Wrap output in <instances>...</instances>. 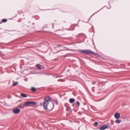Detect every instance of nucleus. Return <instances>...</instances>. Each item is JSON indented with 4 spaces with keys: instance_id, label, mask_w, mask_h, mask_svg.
<instances>
[{
    "instance_id": "obj_1",
    "label": "nucleus",
    "mask_w": 130,
    "mask_h": 130,
    "mask_svg": "<svg viewBox=\"0 0 130 130\" xmlns=\"http://www.w3.org/2000/svg\"><path fill=\"white\" fill-rule=\"evenodd\" d=\"M79 51L80 52L82 53L83 54H86L87 55L92 54L96 57H99L100 56L99 54L98 53H95L94 52H92V51L88 50H80Z\"/></svg>"
},
{
    "instance_id": "obj_2",
    "label": "nucleus",
    "mask_w": 130,
    "mask_h": 130,
    "mask_svg": "<svg viewBox=\"0 0 130 130\" xmlns=\"http://www.w3.org/2000/svg\"><path fill=\"white\" fill-rule=\"evenodd\" d=\"M51 99V97L49 96H47L44 99L45 101L43 102V106L45 109L46 110H48L47 106L49 104V101Z\"/></svg>"
},
{
    "instance_id": "obj_3",
    "label": "nucleus",
    "mask_w": 130,
    "mask_h": 130,
    "mask_svg": "<svg viewBox=\"0 0 130 130\" xmlns=\"http://www.w3.org/2000/svg\"><path fill=\"white\" fill-rule=\"evenodd\" d=\"M36 102L32 101H27L25 103V106L28 107L31 106L32 105H36Z\"/></svg>"
},
{
    "instance_id": "obj_4",
    "label": "nucleus",
    "mask_w": 130,
    "mask_h": 130,
    "mask_svg": "<svg viewBox=\"0 0 130 130\" xmlns=\"http://www.w3.org/2000/svg\"><path fill=\"white\" fill-rule=\"evenodd\" d=\"M61 46L60 45H58V47H57V49H56V48H53L52 50V51H53V52L54 53H57V52L60 51L58 50V51H57V50H58V47Z\"/></svg>"
},
{
    "instance_id": "obj_5",
    "label": "nucleus",
    "mask_w": 130,
    "mask_h": 130,
    "mask_svg": "<svg viewBox=\"0 0 130 130\" xmlns=\"http://www.w3.org/2000/svg\"><path fill=\"white\" fill-rule=\"evenodd\" d=\"M20 109L19 108L15 109L13 111V112L14 114H18L20 112Z\"/></svg>"
},
{
    "instance_id": "obj_6",
    "label": "nucleus",
    "mask_w": 130,
    "mask_h": 130,
    "mask_svg": "<svg viewBox=\"0 0 130 130\" xmlns=\"http://www.w3.org/2000/svg\"><path fill=\"white\" fill-rule=\"evenodd\" d=\"M108 127V125H104L99 128V129L101 130H104L107 128Z\"/></svg>"
},
{
    "instance_id": "obj_7",
    "label": "nucleus",
    "mask_w": 130,
    "mask_h": 130,
    "mask_svg": "<svg viewBox=\"0 0 130 130\" xmlns=\"http://www.w3.org/2000/svg\"><path fill=\"white\" fill-rule=\"evenodd\" d=\"M120 114L117 112H116L115 113V118L117 119H118L120 118Z\"/></svg>"
},
{
    "instance_id": "obj_8",
    "label": "nucleus",
    "mask_w": 130,
    "mask_h": 130,
    "mask_svg": "<svg viewBox=\"0 0 130 130\" xmlns=\"http://www.w3.org/2000/svg\"><path fill=\"white\" fill-rule=\"evenodd\" d=\"M38 68L40 70L43 69V66L40 64H38L36 65Z\"/></svg>"
},
{
    "instance_id": "obj_9",
    "label": "nucleus",
    "mask_w": 130,
    "mask_h": 130,
    "mask_svg": "<svg viewBox=\"0 0 130 130\" xmlns=\"http://www.w3.org/2000/svg\"><path fill=\"white\" fill-rule=\"evenodd\" d=\"M75 99L73 98H71L70 99L69 101L71 103H72L75 102Z\"/></svg>"
},
{
    "instance_id": "obj_10",
    "label": "nucleus",
    "mask_w": 130,
    "mask_h": 130,
    "mask_svg": "<svg viewBox=\"0 0 130 130\" xmlns=\"http://www.w3.org/2000/svg\"><path fill=\"white\" fill-rule=\"evenodd\" d=\"M53 102L56 105H57L58 104V101L57 100L54 99L53 100Z\"/></svg>"
},
{
    "instance_id": "obj_11",
    "label": "nucleus",
    "mask_w": 130,
    "mask_h": 130,
    "mask_svg": "<svg viewBox=\"0 0 130 130\" xmlns=\"http://www.w3.org/2000/svg\"><path fill=\"white\" fill-rule=\"evenodd\" d=\"M121 122V121L120 120L117 119L115 121V122L117 124L120 123Z\"/></svg>"
},
{
    "instance_id": "obj_12",
    "label": "nucleus",
    "mask_w": 130,
    "mask_h": 130,
    "mask_svg": "<svg viewBox=\"0 0 130 130\" xmlns=\"http://www.w3.org/2000/svg\"><path fill=\"white\" fill-rule=\"evenodd\" d=\"M31 89L33 91H36V88L34 87H31Z\"/></svg>"
},
{
    "instance_id": "obj_13",
    "label": "nucleus",
    "mask_w": 130,
    "mask_h": 130,
    "mask_svg": "<svg viewBox=\"0 0 130 130\" xmlns=\"http://www.w3.org/2000/svg\"><path fill=\"white\" fill-rule=\"evenodd\" d=\"M7 21V20L6 19H3L2 20V22L3 23H5Z\"/></svg>"
},
{
    "instance_id": "obj_14",
    "label": "nucleus",
    "mask_w": 130,
    "mask_h": 130,
    "mask_svg": "<svg viewBox=\"0 0 130 130\" xmlns=\"http://www.w3.org/2000/svg\"><path fill=\"white\" fill-rule=\"evenodd\" d=\"M18 84V82H14L13 84V86H14L17 85Z\"/></svg>"
},
{
    "instance_id": "obj_15",
    "label": "nucleus",
    "mask_w": 130,
    "mask_h": 130,
    "mask_svg": "<svg viewBox=\"0 0 130 130\" xmlns=\"http://www.w3.org/2000/svg\"><path fill=\"white\" fill-rule=\"evenodd\" d=\"M98 124V122L97 121H96V122H95L94 123V125L95 126H96Z\"/></svg>"
},
{
    "instance_id": "obj_16",
    "label": "nucleus",
    "mask_w": 130,
    "mask_h": 130,
    "mask_svg": "<svg viewBox=\"0 0 130 130\" xmlns=\"http://www.w3.org/2000/svg\"><path fill=\"white\" fill-rule=\"evenodd\" d=\"M68 111H70V110H71V112H72V110H71V109L70 107H68Z\"/></svg>"
},
{
    "instance_id": "obj_17",
    "label": "nucleus",
    "mask_w": 130,
    "mask_h": 130,
    "mask_svg": "<svg viewBox=\"0 0 130 130\" xmlns=\"http://www.w3.org/2000/svg\"><path fill=\"white\" fill-rule=\"evenodd\" d=\"M24 107V105H20V108H23Z\"/></svg>"
},
{
    "instance_id": "obj_18",
    "label": "nucleus",
    "mask_w": 130,
    "mask_h": 130,
    "mask_svg": "<svg viewBox=\"0 0 130 130\" xmlns=\"http://www.w3.org/2000/svg\"><path fill=\"white\" fill-rule=\"evenodd\" d=\"M76 104L78 106V107L80 105V103L79 101H77L76 103Z\"/></svg>"
},
{
    "instance_id": "obj_19",
    "label": "nucleus",
    "mask_w": 130,
    "mask_h": 130,
    "mask_svg": "<svg viewBox=\"0 0 130 130\" xmlns=\"http://www.w3.org/2000/svg\"><path fill=\"white\" fill-rule=\"evenodd\" d=\"M21 96L23 97H24V94H21Z\"/></svg>"
},
{
    "instance_id": "obj_20",
    "label": "nucleus",
    "mask_w": 130,
    "mask_h": 130,
    "mask_svg": "<svg viewBox=\"0 0 130 130\" xmlns=\"http://www.w3.org/2000/svg\"><path fill=\"white\" fill-rule=\"evenodd\" d=\"M65 48L64 47V46L63 47V49L61 50V51H64L65 50Z\"/></svg>"
},
{
    "instance_id": "obj_21",
    "label": "nucleus",
    "mask_w": 130,
    "mask_h": 130,
    "mask_svg": "<svg viewBox=\"0 0 130 130\" xmlns=\"http://www.w3.org/2000/svg\"><path fill=\"white\" fill-rule=\"evenodd\" d=\"M66 49H67L66 50H69L71 51H73V50L71 49H69L68 48H67Z\"/></svg>"
},
{
    "instance_id": "obj_22",
    "label": "nucleus",
    "mask_w": 130,
    "mask_h": 130,
    "mask_svg": "<svg viewBox=\"0 0 130 130\" xmlns=\"http://www.w3.org/2000/svg\"><path fill=\"white\" fill-rule=\"evenodd\" d=\"M94 14H93V15H92V16H91L90 17V18H89V21L90 20V18H91V17H92V16H93V15H94Z\"/></svg>"
},
{
    "instance_id": "obj_23",
    "label": "nucleus",
    "mask_w": 130,
    "mask_h": 130,
    "mask_svg": "<svg viewBox=\"0 0 130 130\" xmlns=\"http://www.w3.org/2000/svg\"><path fill=\"white\" fill-rule=\"evenodd\" d=\"M27 78H26V79H25V81H27Z\"/></svg>"
},
{
    "instance_id": "obj_24",
    "label": "nucleus",
    "mask_w": 130,
    "mask_h": 130,
    "mask_svg": "<svg viewBox=\"0 0 130 130\" xmlns=\"http://www.w3.org/2000/svg\"><path fill=\"white\" fill-rule=\"evenodd\" d=\"M27 97V95L26 94H25V98H26Z\"/></svg>"
},
{
    "instance_id": "obj_25",
    "label": "nucleus",
    "mask_w": 130,
    "mask_h": 130,
    "mask_svg": "<svg viewBox=\"0 0 130 130\" xmlns=\"http://www.w3.org/2000/svg\"><path fill=\"white\" fill-rule=\"evenodd\" d=\"M22 66H20V67L21 69H22Z\"/></svg>"
},
{
    "instance_id": "obj_26",
    "label": "nucleus",
    "mask_w": 130,
    "mask_h": 130,
    "mask_svg": "<svg viewBox=\"0 0 130 130\" xmlns=\"http://www.w3.org/2000/svg\"><path fill=\"white\" fill-rule=\"evenodd\" d=\"M45 28V27H43V29H44Z\"/></svg>"
},
{
    "instance_id": "obj_27",
    "label": "nucleus",
    "mask_w": 130,
    "mask_h": 130,
    "mask_svg": "<svg viewBox=\"0 0 130 130\" xmlns=\"http://www.w3.org/2000/svg\"><path fill=\"white\" fill-rule=\"evenodd\" d=\"M21 100H20L19 101V102H21Z\"/></svg>"
},
{
    "instance_id": "obj_28",
    "label": "nucleus",
    "mask_w": 130,
    "mask_h": 130,
    "mask_svg": "<svg viewBox=\"0 0 130 130\" xmlns=\"http://www.w3.org/2000/svg\"><path fill=\"white\" fill-rule=\"evenodd\" d=\"M53 107L54 106V104L53 103Z\"/></svg>"
},
{
    "instance_id": "obj_29",
    "label": "nucleus",
    "mask_w": 130,
    "mask_h": 130,
    "mask_svg": "<svg viewBox=\"0 0 130 130\" xmlns=\"http://www.w3.org/2000/svg\"><path fill=\"white\" fill-rule=\"evenodd\" d=\"M2 23V22H0V24H1Z\"/></svg>"
},
{
    "instance_id": "obj_30",
    "label": "nucleus",
    "mask_w": 130,
    "mask_h": 130,
    "mask_svg": "<svg viewBox=\"0 0 130 130\" xmlns=\"http://www.w3.org/2000/svg\"><path fill=\"white\" fill-rule=\"evenodd\" d=\"M84 105H86V104H85L84 103Z\"/></svg>"
},
{
    "instance_id": "obj_31",
    "label": "nucleus",
    "mask_w": 130,
    "mask_h": 130,
    "mask_svg": "<svg viewBox=\"0 0 130 130\" xmlns=\"http://www.w3.org/2000/svg\"><path fill=\"white\" fill-rule=\"evenodd\" d=\"M100 10H99L98 11H97V12H98V11H100Z\"/></svg>"
},
{
    "instance_id": "obj_32",
    "label": "nucleus",
    "mask_w": 130,
    "mask_h": 130,
    "mask_svg": "<svg viewBox=\"0 0 130 130\" xmlns=\"http://www.w3.org/2000/svg\"><path fill=\"white\" fill-rule=\"evenodd\" d=\"M52 110H51V111L52 110Z\"/></svg>"
}]
</instances>
